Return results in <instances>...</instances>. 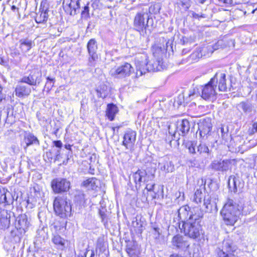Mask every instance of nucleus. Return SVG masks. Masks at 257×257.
I'll list each match as a JSON object with an SVG mask.
<instances>
[{
    "mask_svg": "<svg viewBox=\"0 0 257 257\" xmlns=\"http://www.w3.org/2000/svg\"><path fill=\"white\" fill-rule=\"evenodd\" d=\"M53 208L56 215L62 218H67L72 215L71 203L66 196L56 197L53 201Z\"/></svg>",
    "mask_w": 257,
    "mask_h": 257,
    "instance_id": "nucleus-4",
    "label": "nucleus"
},
{
    "mask_svg": "<svg viewBox=\"0 0 257 257\" xmlns=\"http://www.w3.org/2000/svg\"><path fill=\"white\" fill-rule=\"evenodd\" d=\"M179 196H178V199H179V200H184V193L183 192H181L180 191H179Z\"/></svg>",
    "mask_w": 257,
    "mask_h": 257,
    "instance_id": "nucleus-59",
    "label": "nucleus"
},
{
    "mask_svg": "<svg viewBox=\"0 0 257 257\" xmlns=\"http://www.w3.org/2000/svg\"><path fill=\"white\" fill-rule=\"evenodd\" d=\"M164 49L165 48L164 46L162 47L161 45H154L152 49L154 56L156 58H161L164 53Z\"/></svg>",
    "mask_w": 257,
    "mask_h": 257,
    "instance_id": "nucleus-40",
    "label": "nucleus"
},
{
    "mask_svg": "<svg viewBox=\"0 0 257 257\" xmlns=\"http://www.w3.org/2000/svg\"><path fill=\"white\" fill-rule=\"evenodd\" d=\"M232 162V160L228 159L214 160L209 165V167L214 171L226 172L231 169Z\"/></svg>",
    "mask_w": 257,
    "mask_h": 257,
    "instance_id": "nucleus-12",
    "label": "nucleus"
},
{
    "mask_svg": "<svg viewBox=\"0 0 257 257\" xmlns=\"http://www.w3.org/2000/svg\"><path fill=\"white\" fill-rule=\"evenodd\" d=\"M194 96H198V94L196 93L195 89L193 88V89L190 90L189 93L188 94V96L191 99H192Z\"/></svg>",
    "mask_w": 257,
    "mask_h": 257,
    "instance_id": "nucleus-50",
    "label": "nucleus"
},
{
    "mask_svg": "<svg viewBox=\"0 0 257 257\" xmlns=\"http://www.w3.org/2000/svg\"><path fill=\"white\" fill-rule=\"evenodd\" d=\"M14 201L11 193L6 188L0 187V204L4 206L12 204Z\"/></svg>",
    "mask_w": 257,
    "mask_h": 257,
    "instance_id": "nucleus-26",
    "label": "nucleus"
},
{
    "mask_svg": "<svg viewBox=\"0 0 257 257\" xmlns=\"http://www.w3.org/2000/svg\"><path fill=\"white\" fill-rule=\"evenodd\" d=\"M193 214H191L186 221L182 224V228L185 235L193 239H199L203 234V230L200 224L203 213L200 209H196Z\"/></svg>",
    "mask_w": 257,
    "mask_h": 257,
    "instance_id": "nucleus-2",
    "label": "nucleus"
},
{
    "mask_svg": "<svg viewBox=\"0 0 257 257\" xmlns=\"http://www.w3.org/2000/svg\"><path fill=\"white\" fill-rule=\"evenodd\" d=\"M11 10L12 11H13V12H15L16 11H17L18 12L19 11V8H17L15 6H12L11 7Z\"/></svg>",
    "mask_w": 257,
    "mask_h": 257,
    "instance_id": "nucleus-62",
    "label": "nucleus"
},
{
    "mask_svg": "<svg viewBox=\"0 0 257 257\" xmlns=\"http://www.w3.org/2000/svg\"><path fill=\"white\" fill-rule=\"evenodd\" d=\"M51 187L55 193L66 192L70 188V182L65 178H56L52 181Z\"/></svg>",
    "mask_w": 257,
    "mask_h": 257,
    "instance_id": "nucleus-9",
    "label": "nucleus"
},
{
    "mask_svg": "<svg viewBox=\"0 0 257 257\" xmlns=\"http://www.w3.org/2000/svg\"><path fill=\"white\" fill-rule=\"evenodd\" d=\"M236 108L238 111H242L246 114L251 113L253 110V106L248 101L240 102L237 104Z\"/></svg>",
    "mask_w": 257,
    "mask_h": 257,
    "instance_id": "nucleus-33",
    "label": "nucleus"
},
{
    "mask_svg": "<svg viewBox=\"0 0 257 257\" xmlns=\"http://www.w3.org/2000/svg\"><path fill=\"white\" fill-rule=\"evenodd\" d=\"M96 248L99 249L100 252H103L105 250L106 246L104 245V242L102 238H98L96 243Z\"/></svg>",
    "mask_w": 257,
    "mask_h": 257,
    "instance_id": "nucleus-44",
    "label": "nucleus"
},
{
    "mask_svg": "<svg viewBox=\"0 0 257 257\" xmlns=\"http://www.w3.org/2000/svg\"><path fill=\"white\" fill-rule=\"evenodd\" d=\"M48 12V6L41 3L39 12L35 17L36 22L38 24L46 23L49 17Z\"/></svg>",
    "mask_w": 257,
    "mask_h": 257,
    "instance_id": "nucleus-21",
    "label": "nucleus"
},
{
    "mask_svg": "<svg viewBox=\"0 0 257 257\" xmlns=\"http://www.w3.org/2000/svg\"><path fill=\"white\" fill-rule=\"evenodd\" d=\"M253 130H254L257 133V121L255 122L252 124Z\"/></svg>",
    "mask_w": 257,
    "mask_h": 257,
    "instance_id": "nucleus-61",
    "label": "nucleus"
},
{
    "mask_svg": "<svg viewBox=\"0 0 257 257\" xmlns=\"http://www.w3.org/2000/svg\"><path fill=\"white\" fill-rule=\"evenodd\" d=\"M16 228L19 229L21 234H24L31 225V219L25 214L19 215L16 218Z\"/></svg>",
    "mask_w": 257,
    "mask_h": 257,
    "instance_id": "nucleus-16",
    "label": "nucleus"
},
{
    "mask_svg": "<svg viewBox=\"0 0 257 257\" xmlns=\"http://www.w3.org/2000/svg\"><path fill=\"white\" fill-rule=\"evenodd\" d=\"M170 257H182V256L181 255H179L178 254H173L171 255Z\"/></svg>",
    "mask_w": 257,
    "mask_h": 257,
    "instance_id": "nucleus-64",
    "label": "nucleus"
},
{
    "mask_svg": "<svg viewBox=\"0 0 257 257\" xmlns=\"http://www.w3.org/2000/svg\"><path fill=\"white\" fill-rule=\"evenodd\" d=\"M234 41L232 39H227L226 38L218 40L213 46H208L206 48L210 50L211 53H213L214 50L220 48H224L226 47L234 46Z\"/></svg>",
    "mask_w": 257,
    "mask_h": 257,
    "instance_id": "nucleus-22",
    "label": "nucleus"
},
{
    "mask_svg": "<svg viewBox=\"0 0 257 257\" xmlns=\"http://www.w3.org/2000/svg\"><path fill=\"white\" fill-rule=\"evenodd\" d=\"M53 144L54 146H55L56 147L58 148L59 149H61L63 146L62 143L60 140L54 141L53 142Z\"/></svg>",
    "mask_w": 257,
    "mask_h": 257,
    "instance_id": "nucleus-51",
    "label": "nucleus"
},
{
    "mask_svg": "<svg viewBox=\"0 0 257 257\" xmlns=\"http://www.w3.org/2000/svg\"><path fill=\"white\" fill-rule=\"evenodd\" d=\"M205 182L204 183L202 179L199 188H197L194 193L193 201L197 204L201 203L202 199H204L205 195Z\"/></svg>",
    "mask_w": 257,
    "mask_h": 257,
    "instance_id": "nucleus-29",
    "label": "nucleus"
},
{
    "mask_svg": "<svg viewBox=\"0 0 257 257\" xmlns=\"http://www.w3.org/2000/svg\"><path fill=\"white\" fill-rule=\"evenodd\" d=\"M172 243L173 248L185 251L189 246V242L185 238L181 235L174 236L172 239Z\"/></svg>",
    "mask_w": 257,
    "mask_h": 257,
    "instance_id": "nucleus-18",
    "label": "nucleus"
},
{
    "mask_svg": "<svg viewBox=\"0 0 257 257\" xmlns=\"http://www.w3.org/2000/svg\"><path fill=\"white\" fill-rule=\"evenodd\" d=\"M3 88L0 84V103L2 102V100L5 99V95L2 93Z\"/></svg>",
    "mask_w": 257,
    "mask_h": 257,
    "instance_id": "nucleus-57",
    "label": "nucleus"
},
{
    "mask_svg": "<svg viewBox=\"0 0 257 257\" xmlns=\"http://www.w3.org/2000/svg\"><path fill=\"white\" fill-rule=\"evenodd\" d=\"M227 131H228V130H227ZM220 132H221V137L223 139H226V137L228 136V133H227V132H225L224 131V128L222 127H221L220 128Z\"/></svg>",
    "mask_w": 257,
    "mask_h": 257,
    "instance_id": "nucleus-53",
    "label": "nucleus"
},
{
    "mask_svg": "<svg viewBox=\"0 0 257 257\" xmlns=\"http://www.w3.org/2000/svg\"><path fill=\"white\" fill-rule=\"evenodd\" d=\"M237 247L230 239L223 241L222 248H217L215 251L217 257H236Z\"/></svg>",
    "mask_w": 257,
    "mask_h": 257,
    "instance_id": "nucleus-6",
    "label": "nucleus"
},
{
    "mask_svg": "<svg viewBox=\"0 0 257 257\" xmlns=\"http://www.w3.org/2000/svg\"><path fill=\"white\" fill-rule=\"evenodd\" d=\"M202 54L201 50L199 49L196 50L194 51L189 56V61L192 62L193 61H196L197 59L202 57Z\"/></svg>",
    "mask_w": 257,
    "mask_h": 257,
    "instance_id": "nucleus-43",
    "label": "nucleus"
},
{
    "mask_svg": "<svg viewBox=\"0 0 257 257\" xmlns=\"http://www.w3.org/2000/svg\"><path fill=\"white\" fill-rule=\"evenodd\" d=\"M81 17L85 20H87L90 18L89 8L88 4L83 8V10L81 12Z\"/></svg>",
    "mask_w": 257,
    "mask_h": 257,
    "instance_id": "nucleus-45",
    "label": "nucleus"
},
{
    "mask_svg": "<svg viewBox=\"0 0 257 257\" xmlns=\"http://www.w3.org/2000/svg\"><path fill=\"white\" fill-rule=\"evenodd\" d=\"M118 112L117 106L113 103L108 104L106 109V115L110 121L114 119L115 114Z\"/></svg>",
    "mask_w": 257,
    "mask_h": 257,
    "instance_id": "nucleus-35",
    "label": "nucleus"
},
{
    "mask_svg": "<svg viewBox=\"0 0 257 257\" xmlns=\"http://www.w3.org/2000/svg\"><path fill=\"white\" fill-rule=\"evenodd\" d=\"M99 215L102 219V221H104L106 218V215L103 211L99 210Z\"/></svg>",
    "mask_w": 257,
    "mask_h": 257,
    "instance_id": "nucleus-56",
    "label": "nucleus"
},
{
    "mask_svg": "<svg viewBox=\"0 0 257 257\" xmlns=\"http://www.w3.org/2000/svg\"><path fill=\"white\" fill-rule=\"evenodd\" d=\"M25 141L27 147L32 145H36L39 146L40 142L36 137H35L33 134L29 133L26 134L25 136Z\"/></svg>",
    "mask_w": 257,
    "mask_h": 257,
    "instance_id": "nucleus-37",
    "label": "nucleus"
},
{
    "mask_svg": "<svg viewBox=\"0 0 257 257\" xmlns=\"http://www.w3.org/2000/svg\"><path fill=\"white\" fill-rule=\"evenodd\" d=\"M155 185V183L147 184L146 185L145 189L148 191H152L154 190Z\"/></svg>",
    "mask_w": 257,
    "mask_h": 257,
    "instance_id": "nucleus-52",
    "label": "nucleus"
},
{
    "mask_svg": "<svg viewBox=\"0 0 257 257\" xmlns=\"http://www.w3.org/2000/svg\"><path fill=\"white\" fill-rule=\"evenodd\" d=\"M190 128V122L187 119H183L177 122V129L181 133L179 135L184 136L188 134Z\"/></svg>",
    "mask_w": 257,
    "mask_h": 257,
    "instance_id": "nucleus-30",
    "label": "nucleus"
},
{
    "mask_svg": "<svg viewBox=\"0 0 257 257\" xmlns=\"http://www.w3.org/2000/svg\"><path fill=\"white\" fill-rule=\"evenodd\" d=\"M65 12L71 16H74L79 13L80 9V0H70L69 4L63 5Z\"/></svg>",
    "mask_w": 257,
    "mask_h": 257,
    "instance_id": "nucleus-23",
    "label": "nucleus"
},
{
    "mask_svg": "<svg viewBox=\"0 0 257 257\" xmlns=\"http://www.w3.org/2000/svg\"><path fill=\"white\" fill-rule=\"evenodd\" d=\"M211 82L216 85L218 84V88L220 91L225 92L227 91L226 85V75L222 72H216L211 79Z\"/></svg>",
    "mask_w": 257,
    "mask_h": 257,
    "instance_id": "nucleus-17",
    "label": "nucleus"
},
{
    "mask_svg": "<svg viewBox=\"0 0 257 257\" xmlns=\"http://www.w3.org/2000/svg\"><path fill=\"white\" fill-rule=\"evenodd\" d=\"M12 214H14L6 209L0 210V229H5L9 226Z\"/></svg>",
    "mask_w": 257,
    "mask_h": 257,
    "instance_id": "nucleus-25",
    "label": "nucleus"
},
{
    "mask_svg": "<svg viewBox=\"0 0 257 257\" xmlns=\"http://www.w3.org/2000/svg\"><path fill=\"white\" fill-rule=\"evenodd\" d=\"M191 17L194 19L200 20L201 18H206V15L204 14H196L193 11L190 12Z\"/></svg>",
    "mask_w": 257,
    "mask_h": 257,
    "instance_id": "nucleus-47",
    "label": "nucleus"
},
{
    "mask_svg": "<svg viewBox=\"0 0 257 257\" xmlns=\"http://www.w3.org/2000/svg\"><path fill=\"white\" fill-rule=\"evenodd\" d=\"M97 95L98 97L104 98L108 94L107 86L104 84H101L96 89Z\"/></svg>",
    "mask_w": 257,
    "mask_h": 257,
    "instance_id": "nucleus-39",
    "label": "nucleus"
},
{
    "mask_svg": "<svg viewBox=\"0 0 257 257\" xmlns=\"http://www.w3.org/2000/svg\"><path fill=\"white\" fill-rule=\"evenodd\" d=\"M227 183L229 191L234 193L241 192L244 186L242 180L238 176L234 175L229 177Z\"/></svg>",
    "mask_w": 257,
    "mask_h": 257,
    "instance_id": "nucleus-14",
    "label": "nucleus"
},
{
    "mask_svg": "<svg viewBox=\"0 0 257 257\" xmlns=\"http://www.w3.org/2000/svg\"><path fill=\"white\" fill-rule=\"evenodd\" d=\"M134 71V68L131 64L125 62L123 64L111 68L109 74L112 77L117 79H123L131 75Z\"/></svg>",
    "mask_w": 257,
    "mask_h": 257,
    "instance_id": "nucleus-5",
    "label": "nucleus"
},
{
    "mask_svg": "<svg viewBox=\"0 0 257 257\" xmlns=\"http://www.w3.org/2000/svg\"><path fill=\"white\" fill-rule=\"evenodd\" d=\"M149 18L147 14L138 13L134 19L135 29L140 32L142 35L147 34Z\"/></svg>",
    "mask_w": 257,
    "mask_h": 257,
    "instance_id": "nucleus-7",
    "label": "nucleus"
},
{
    "mask_svg": "<svg viewBox=\"0 0 257 257\" xmlns=\"http://www.w3.org/2000/svg\"><path fill=\"white\" fill-rule=\"evenodd\" d=\"M143 222L141 218H138V216H137L134 218L132 221V225L134 227L136 228V231L139 233H142L143 231Z\"/></svg>",
    "mask_w": 257,
    "mask_h": 257,
    "instance_id": "nucleus-41",
    "label": "nucleus"
},
{
    "mask_svg": "<svg viewBox=\"0 0 257 257\" xmlns=\"http://www.w3.org/2000/svg\"><path fill=\"white\" fill-rule=\"evenodd\" d=\"M181 41L183 44H185L188 42V38L186 37H182L181 39Z\"/></svg>",
    "mask_w": 257,
    "mask_h": 257,
    "instance_id": "nucleus-60",
    "label": "nucleus"
},
{
    "mask_svg": "<svg viewBox=\"0 0 257 257\" xmlns=\"http://www.w3.org/2000/svg\"><path fill=\"white\" fill-rule=\"evenodd\" d=\"M98 49L97 43L95 39H91L87 44V50L89 57L88 59V65L90 67H95L96 61L98 59L97 51Z\"/></svg>",
    "mask_w": 257,
    "mask_h": 257,
    "instance_id": "nucleus-8",
    "label": "nucleus"
},
{
    "mask_svg": "<svg viewBox=\"0 0 257 257\" xmlns=\"http://www.w3.org/2000/svg\"><path fill=\"white\" fill-rule=\"evenodd\" d=\"M148 56L146 53L139 54L135 58L136 66V75L138 78L147 72L160 71L162 69V59L161 58H156V61L150 63L148 61Z\"/></svg>",
    "mask_w": 257,
    "mask_h": 257,
    "instance_id": "nucleus-3",
    "label": "nucleus"
},
{
    "mask_svg": "<svg viewBox=\"0 0 257 257\" xmlns=\"http://www.w3.org/2000/svg\"><path fill=\"white\" fill-rule=\"evenodd\" d=\"M133 251V249L131 247H130L129 245H127L126 246V251L127 253V254H128L130 257H131V256L136 255L135 254H134L132 253Z\"/></svg>",
    "mask_w": 257,
    "mask_h": 257,
    "instance_id": "nucleus-54",
    "label": "nucleus"
},
{
    "mask_svg": "<svg viewBox=\"0 0 257 257\" xmlns=\"http://www.w3.org/2000/svg\"><path fill=\"white\" fill-rule=\"evenodd\" d=\"M186 147L189 153L193 155L197 154L199 155L208 154L209 152L208 147L204 144H200L197 146L196 143L191 142L187 144Z\"/></svg>",
    "mask_w": 257,
    "mask_h": 257,
    "instance_id": "nucleus-15",
    "label": "nucleus"
},
{
    "mask_svg": "<svg viewBox=\"0 0 257 257\" xmlns=\"http://www.w3.org/2000/svg\"><path fill=\"white\" fill-rule=\"evenodd\" d=\"M46 80L47 81L46 82L44 90L46 89L47 91L49 92L54 86L56 80L54 77H52L50 76H47L46 77Z\"/></svg>",
    "mask_w": 257,
    "mask_h": 257,
    "instance_id": "nucleus-42",
    "label": "nucleus"
},
{
    "mask_svg": "<svg viewBox=\"0 0 257 257\" xmlns=\"http://www.w3.org/2000/svg\"><path fill=\"white\" fill-rule=\"evenodd\" d=\"M196 209H199L198 207H194L191 209L190 207L187 205L183 206L180 208L178 210V216L180 220H182L183 223L185 221L186 219H188L191 214H194L193 211H195L194 210Z\"/></svg>",
    "mask_w": 257,
    "mask_h": 257,
    "instance_id": "nucleus-27",
    "label": "nucleus"
},
{
    "mask_svg": "<svg viewBox=\"0 0 257 257\" xmlns=\"http://www.w3.org/2000/svg\"><path fill=\"white\" fill-rule=\"evenodd\" d=\"M42 81L41 73L38 69L33 70L28 76L23 77L20 82L30 85L39 84Z\"/></svg>",
    "mask_w": 257,
    "mask_h": 257,
    "instance_id": "nucleus-13",
    "label": "nucleus"
},
{
    "mask_svg": "<svg viewBox=\"0 0 257 257\" xmlns=\"http://www.w3.org/2000/svg\"><path fill=\"white\" fill-rule=\"evenodd\" d=\"M198 129L197 133H199L201 138H207L211 134L212 128L211 119L209 117H206L201 119L198 123Z\"/></svg>",
    "mask_w": 257,
    "mask_h": 257,
    "instance_id": "nucleus-11",
    "label": "nucleus"
},
{
    "mask_svg": "<svg viewBox=\"0 0 257 257\" xmlns=\"http://www.w3.org/2000/svg\"><path fill=\"white\" fill-rule=\"evenodd\" d=\"M220 5H230L232 4V0H216Z\"/></svg>",
    "mask_w": 257,
    "mask_h": 257,
    "instance_id": "nucleus-48",
    "label": "nucleus"
},
{
    "mask_svg": "<svg viewBox=\"0 0 257 257\" xmlns=\"http://www.w3.org/2000/svg\"><path fill=\"white\" fill-rule=\"evenodd\" d=\"M158 168L165 173L172 172L174 170V166L167 156L159 159Z\"/></svg>",
    "mask_w": 257,
    "mask_h": 257,
    "instance_id": "nucleus-20",
    "label": "nucleus"
},
{
    "mask_svg": "<svg viewBox=\"0 0 257 257\" xmlns=\"http://www.w3.org/2000/svg\"><path fill=\"white\" fill-rule=\"evenodd\" d=\"M216 85H214L211 79L204 86H201V97L205 100L213 101L216 98Z\"/></svg>",
    "mask_w": 257,
    "mask_h": 257,
    "instance_id": "nucleus-10",
    "label": "nucleus"
},
{
    "mask_svg": "<svg viewBox=\"0 0 257 257\" xmlns=\"http://www.w3.org/2000/svg\"><path fill=\"white\" fill-rule=\"evenodd\" d=\"M216 195H212V196L207 195H205L203 201L204 205L206 208V212H211L213 210H217V202L218 201Z\"/></svg>",
    "mask_w": 257,
    "mask_h": 257,
    "instance_id": "nucleus-24",
    "label": "nucleus"
},
{
    "mask_svg": "<svg viewBox=\"0 0 257 257\" xmlns=\"http://www.w3.org/2000/svg\"><path fill=\"white\" fill-rule=\"evenodd\" d=\"M19 230V228H16L14 230H11V236H13V237H15V236H19L17 232Z\"/></svg>",
    "mask_w": 257,
    "mask_h": 257,
    "instance_id": "nucleus-58",
    "label": "nucleus"
},
{
    "mask_svg": "<svg viewBox=\"0 0 257 257\" xmlns=\"http://www.w3.org/2000/svg\"><path fill=\"white\" fill-rule=\"evenodd\" d=\"M91 6L95 10L100 9L102 7V5L99 0H91Z\"/></svg>",
    "mask_w": 257,
    "mask_h": 257,
    "instance_id": "nucleus-46",
    "label": "nucleus"
},
{
    "mask_svg": "<svg viewBox=\"0 0 257 257\" xmlns=\"http://www.w3.org/2000/svg\"><path fill=\"white\" fill-rule=\"evenodd\" d=\"M137 133L135 131L131 130H127L124 134L122 145L126 149H131L136 140Z\"/></svg>",
    "mask_w": 257,
    "mask_h": 257,
    "instance_id": "nucleus-19",
    "label": "nucleus"
},
{
    "mask_svg": "<svg viewBox=\"0 0 257 257\" xmlns=\"http://www.w3.org/2000/svg\"><path fill=\"white\" fill-rule=\"evenodd\" d=\"M20 48L24 52H28L32 47L33 41L28 38L20 40Z\"/></svg>",
    "mask_w": 257,
    "mask_h": 257,
    "instance_id": "nucleus-36",
    "label": "nucleus"
},
{
    "mask_svg": "<svg viewBox=\"0 0 257 257\" xmlns=\"http://www.w3.org/2000/svg\"><path fill=\"white\" fill-rule=\"evenodd\" d=\"M52 241L57 246L58 248L63 249L64 248L65 240L59 235H54Z\"/></svg>",
    "mask_w": 257,
    "mask_h": 257,
    "instance_id": "nucleus-38",
    "label": "nucleus"
},
{
    "mask_svg": "<svg viewBox=\"0 0 257 257\" xmlns=\"http://www.w3.org/2000/svg\"><path fill=\"white\" fill-rule=\"evenodd\" d=\"M65 148L69 151V152H68V154H67V160H68L69 159V155L71 156V155L72 154V150H71V146L69 144L68 145H65Z\"/></svg>",
    "mask_w": 257,
    "mask_h": 257,
    "instance_id": "nucleus-55",
    "label": "nucleus"
},
{
    "mask_svg": "<svg viewBox=\"0 0 257 257\" xmlns=\"http://www.w3.org/2000/svg\"><path fill=\"white\" fill-rule=\"evenodd\" d=\"M147 173L145 170H138L133 175V179L136 184L137 190H139L141 187V183L146 181Z\"/></svg>",
    "mask_w": 257,
    "mask_h": 257,
    "instance_id": "nucleus-28",
    "label": "nucleus"
},
{
    "mask_svg": "<svg viewBox=\"0 0 257 257\" xmlns=\"http://www.w3.org/2000/svg\"><path fill=\"white\" fill-rule=\"evenodd\" d=\"M5 63V61L4 59L3 58L0 57V64L1 65H4Z\"/></svg>",
    "mask_w": 257,
    "mask_h": 257,
    "instance_id": "nucleus-63",
    "label": "nucleus"
},
{
    "mask_svg": "<svg viewBox=\"0 0 257 257\" xmlns=\"http://www.w3.org/2000/svg\"><path fill=\"white\" fill-rule=\"evenodd\" d=\"M191 0H176L175 7L178 10L187 11L191 5Z\"/></svg>",
    "mask_w": 257,
    "mask_h": 257,
    "instance_id": "nucleus-34",
    "label": "nucleus"
},
{
    "mask_svg": "<svg viewBox=\"0 0 257 257\" xmlns=\"http://www.w3.org/2000/svg\"><path fill=\"white\" fill-rule=\"evenodd\" d=\"M251 210V207L248 204L239 206L233 200L228 199L221 209L220 214L226 224L233 225L241 213L246 215L250 213Z\"/></svg>",
    "mask_w": 257,
    "mask_h": 257,
    "instance_id": "nucleus-1",
    "label": "nucleus"
},
{
    "mask_svg": "<svg viewBox=\"0 0 257 257\" xmlns=\"http://www.w3.org/2000/svg\"><path fill=\"white\" fill-rule=\"evenodd\" d=\"M100 184V181L94 177H92L83 181L82 185L88 190H96Z\"/></svg>",
    "mask_w": 257,
    "mask_h": 257,
    "instance_id": "nucleus-31",
    "label": "nucleus"
},
{
    "mask_svg": "<svg viewBox=\"0 0 257 257\" xmlns=\"http://www.w3.org/2000/svg\"><path fill=\"white\" fill-rule=\"evenodd\" d=\"M31 92V89L30 87L22 84H18L15 88L16 96L20 98L28 96Z\"/></svg>",
    "mask_w": 257,
    "mask_h": 257,
    "instance_id": "nucleus-32",
    "label": "nucleus"
},
{
    "mask_svg": "<svg viewBox=\"0 0 257 257\" xmlns=\"http://www.w3.org/2000/svg\"><path fill=\"white\" fill-rule=\"evenodd\" d=\"M152 228L155 232L154 235L156 236L155 237L157 238L159 237L160 235V228L156 225L153 226Z\"/></svg>",
    "mask_w": 257,
    "mask_h": 257,
    "instance_id": "nucleus-49",
    "label": "nucleus"
}]
</instances>
